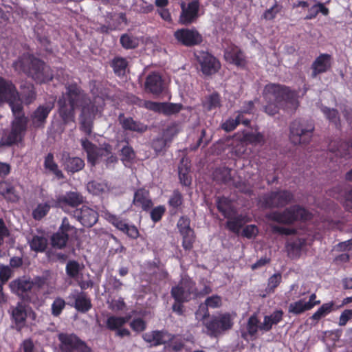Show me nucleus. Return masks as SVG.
<instances>
[{"mask_svg":"<svg viewBox=\"0 0 352 352\" xmlns=\"http://www.w3.org/2000/svg\"><path fill=\"white\" fill-rule=\"evenodd\" d=\"M12 67L18 74H23L37 84L52 81L54 73L45 62L28 52L23 53L13 62Z\"/></svg>","mask_w":352,"mask_h":352,"instance_id":"nucleus-1","label":"nucleus"},{"mask_svg":"<svg viewBox=\"0 0 352 352\" xmlns=\"http://www.w3.org/2000/svg\"><path fill=\"white\" fill-rule=\"evenodd\" d=\"M267 217L269 219L278 223L292 225L298 221H307L310 220L312 214L304 207L300 205H294L287 208L283 212H272Z\"/></svg>","mask_w":352,"mask_h":352,"instance_id":"nucleus-2","label":"nucleus"},{"mask_svg":"<svg viewBox=\"0 0 352 352\" xmlns=\"http://www.w3.org/2000/svg\"><path fill=\"white\" fill-rule=\"evenodd\" d=\"M315 129L311 120L298 118L289 126V140L294 144H305L309 142Z\"/></svg>","mask_w":352,"mask_h":352,"instance_id":"nucleus-3","label":"nucleus"},{"mask_svg":"<svg viewBox=\"0 0 352 352\" xmlns=\"http://www.w3.org/2000/svg\"><path fill=\"white\" fill-rule=\"evenodd\" d=\"M61 352H91L87 344L74 333H60L58 335Z\"/></svg>","mask_w":352,"mask_h":352,"instance_id":"nucleus-4","label":"nucleus"},{"mask_svg":"<svg viewBox=\"0 0 352 352\" xmlns=\"http://www.w3.org/2000/svg\"><path fill=\"white\" fill-rule=\"evenodd\" d=\"M264 91L274 96L278 102L283 101L289 104L294 110L298 106L297 93L288 87L278 84H268L265 87Z\"/></svg>","mask_w":352,"mask_h":352,"instance_id":"nucleus-5","label":"nucleus"},{"mask_svg":"<svg viewBox=\"0 0 352 352\" xmlns=\"http://www.w3.org/2000/svg\"><path fill=\"white\" fill-rule=\"evenodd\" d=\"M80 143L82 149L87 153L88 162L92 166H95L99 160H104L112 151V146L109 144H104L102 147H98L87 138H82Z\"/></svg>","mask_w":352,"mask_h":352,"instance_id":"nucleus-6","label":"nucleus"},{"mask_svg":"<svg viewBox=\"0 0 352 352\" xmlns=\"http://www.w3.org/2000/svg\"><path fill=\"white\" fill-rule=\"evenodd\" d=\"M209 335L217 336L230 329L233 326V322L229 313L221 314L218 316H212L210 320L204 323Z\"/></svg>","mask_w":352,"mask_h":352,"instance_id":"nucleus-7","label":"nucleus"},{"mask_svg":"<svg viewBox=\"0 0 352 352\" xmlns=\"http://www.w3.org/2000/svg\"><path fill=\"white\" fill-rule=\"evenodd\" d=\"M138 102H134L140 107H144L146 109L157 113H162L165 116H170L178 113L184 109L181 103L171 102H158L150 100H142L136 98Z\"/></svg>","mask_w":352,"mask_h":352,"instance_id":"nucleus-8","label":"nucleus"},{"mask_svg":"<svg viewBox=\"0 0 352 352\" xmlns=\"http://www.w3.org/2000/svg\"><path fill=\"white\" fill-rule=\"evenodd\" d=\"M76 234L77 228L70 224L68 218L64 217L58 231L51 237L52 245L57 249H63L67 243L69 236Z\"/></svg>","mask_w":352,"mask_h":352,"instance_id":"nucleus-9","label":"nucleus"},{"mask_svg":"<svg viewBox=\"0 0 352 352\" xmlns=\"http://www.w3.org/2000/svg\"><path fill=\"white\" fill-rule=\"evenodd\" d=\"M195 283L190 278H182L171 288L170 295L175 301L189 302L195 298Z\"/></svg>","mask_w":352,"mask_h":352,"instance_id":"nucleus-10","label":"nucleus"},{"mask_svg":"<svg viewBox=\"0 0 352 352\" xmlns=\"http://www.w3.org/2000/svg\"><path fill=\"white\" fill-rule=\"evenodd\" d=\"M195 58L200 66V71L205 76L216 74L221 68L219 60L208 52L199 51L195 54Z\"/></svg>","mask_w":352,"mask_h":352,"instance_id":"nucleus-11","label":"nucleus"},{"mask_svg":"<svg viewBox=\"0 0 352 352\" xmlns=\"http://www.w3.org/2000/svg\"><path fill=\"white\" fill-rule=\"evenodd\" d=\"M174 37L179 44L188 47L199 45L203 42L202 35L195 28L178 29L174 32Z\"/></svg>","mask_w":352,"mask_h":352,"instance_id":"nucleus-12","label":"nucleus"},{"mask_svg":"<svg viewBox=\"0 0 352 352\" xmlns=\"http://www.w3.org/2000/svg\"><path fill=\"white\" fill-rule=\"evenodd\" d=\"M28 122L22 121L19 118L17 120H13L10 131L3 138V144L10 146L22 142L28 129Z\"/></svg>","mask_w":352,"mask_h":352,"instance_id":"nucleus-13","label":"nucleus"},{"mask_svg":"<svg viewBox=\"0 0 352 352\" xmlns=\"http://www.w3.org/2000/svg\"><path fill=\"white\" fill-rule=\"evenodd\" d=\"M65 89V93L59 98H65V100H66V102L71 104V106H74L77 108L79 106L82 107L84 105L89 104V102H86V95L77 83L72 82L66 84Z\"/></svg>","mask_w":352,"mask_h":352,"instance_id":"nucleus-14","label":"nucleus"},{"mask_svg":"<svg viewBox=\"0 0 352 352\" xmlns=\"http://www.w3.org/2000/svg\"><path fill=\"white\" fill-rule=\"evenodd\" d=\"M83 202L84 197L81 193L77 191H68L56 197L54 206L67 212L68 208H78L77 207Z\"/></svg>","mask_w":352,"mask_h":352,"instance_id":"nucleus-15","label":"nucleus"},{"mask_svg":"<svg viewBox=\"0 0 352 352\" xmlns=\"http://www.w3.org/2000/svg\"><path fill=\"white\" fill-rule=\"evenodd\" d=\"M294 199L292 192L283 190L272 191L264 197V204L266 208H283L288 205Z\"/></svg>","mask_w":352,"mask_h":352,"instance_id":"nucleus-16","label":"nucleus"},{"mask_svg":"<svg viewBox=\"0 0 352 352\" xmlns=\"http://www.w3.org/2000/svg\"><path fill=\"white\" fill-rule=\"evenodd\" d=\"M96 111V106L90 102L89 104L84 105L81 109L79 118L80 130L87 136L91 135L92 133Z\"/></svg>","mask_w":352,"mask_h":352,"instance_id":"nucleus-17","label":"nucleus"},{"mask_svg":"<svg viewBox=\"0 0 352 352\" xmlns=\"http://www.w3.org/2000/svg\"><path fill=\"white\" fill-rule=\"evenodd\" d=\"M33 286L34 283L25 277L15 279L10 283L11 292L20 297L23 301L28 302H32L30 293Z\"/></svg>","mask_w":352,"mask_h":352,"instance_id":"nucleus-18","label":"nucleus"},{"mask_svg":"<svg viewBox=\"0 0 352 352\" xmlns=\"http://www.w3.org/2000/svg\"><path fill=\"white\" fill-rule=\"evenodd\" d=\"M105 218L109 223L126 234L129 238L136 239L139 237L140 233L137 227L134 225L128 224L121 217L108 212L105 214Z\"/></svg>","mask_w":352,"mask_h":352,"instance_id":"nucleus-19","label":"nucleus"},{"mask_svg":"<svg viewBox=\"0 0 352 352\" xmlns=\"http://www.w3.org/2000/svg\"><path fill=\"white\" fill-rule=\"evenodd\" d=\"M105 218L109 223L126 234L129 238L136 239L139 237L140 233L137 227L134 225L128 224L121 217L108 212L105 214Z\"/></svg>","mask_w":352,"mask_h":352,"instance_id":"nucleus-20","label":"nucleus"},{"mask_svg":"<svg viewBox=\"0 0 352 352\" xmlns=\"http://www.w3.org/2000/svg\"><path fill=\"white\" fill-rule=\"evenodd\" d=\"M72 216L84 227L87 228L94 226L97 223L99 217L96 210L87 206H82L80 208L74 210Z\"/></svg>","mask_w":352,"mask_h":352,"instance_id":"nucleus-21","label":"nucleus"},{"mask_svg":"<svg viewBox=\"0 0 352 352\" xmlns=\"http://www.w3.org/2000/svg\"><path fill=\"white\" fill-rule=\"evenodd\" d=\"M54 107V101L40 104L30 115L32 126L36 129L44 128L47 118Z\"/></svg>","mask_w":352,"mask_h":352,"instance_id":"nucleus-22","label":"nucleus"},{"mask_svg":"<svg viewBox=\"0 0 352 352\" xmlns=\"http://www.w3.org/2000/svg\"><path fill=\"white\" fill-rule=\"evenodd\" d=\"M142 338L151 346H157L173 341L175 335L170 333L167 330L162 329L146 333Z\"/></svg>","mask_w":352,"mask_h":352,"instance_id":"nucleus-23","label":"nucleus"},{"mask_svg":"<svg viewBox=\"0 0 352 352\" xmlns=\"http://www.w3.org/2000/svg\"><path fill=\"white\" fill-rule=\"evenodd\" d=\"M182 12L179 16V22L183 25H189L194 22L198 17L199 3L198 1L189 2L187 6L184 3L181 6Z\"/></svg>","mask_w":352,"mask_h":352,"instance_id":"nucleus-24","label":"nucleus"},{"mask_svg":"<svg viewBox=\"0 0 352 352\" xmlns=\"http://www.w3.org/2000/svg\"><path fill=\"white\" fill-rule=\"evenodd\" d=\"M61 162L68 174L73 175L82 170L85 167L84 160L79 157H72L67 152L62 153Z\"/></svg>","mask_w":352,"mask_h":352,"instance_id":"nucleus-25","label":"nucleus"},{"mask_svg":"<svg viewBox=\"0 0 352 352\" xmlns=\"http://www.w3.org/2000/svg\"><path fill=\"white\" fill-rule=\"evenodd\" d=\"M329 151L337 157L352 158V141L342 140L331 141L329 145Z\"/></svg>","mask_w":352,"mask_h":352,"instance_id":"nucleus-26","label":"nucleus"},{"mask_svg":"<svg viewBox=\"0 0 352 352\" xmlns=\"http://www.w3.org/2000/svg\"><path fill=\"white\" fill-rule=\"evenodd\" d=\"M230 217H225L228 219L226 228L234 234H239L243 226L250 221L248 215L238 214L236 210L230 213Z\"/></svg>","mask_w":352,"mask_h":352,"instance_id":"nucleus-27","label":"nucleus"},{"mask_svg":"<svg viewBox=\"0 0 352 352\" xmlns=\"http://www.w3.org/2000/svg\"><path fill=\"white\" fill-rule=\"evenodd\" d=\"M224 58L227 62L237 67H244L246 64L244 53L235 45H231L225 50Z\"/></svg>","mask_w":352,"mask_h":352,"instance_id":"nucleus-28","label":"nucleus"},{"mask_svg":"<svg viewBox=\"0 0 352 352\" xmlns=\"http://www.w3.org/2000/svg\"><path fill=\"white\" fill-rule=\"evenodd\" d=\"M331 67V56L329 54H320L311 66V77L315 78L318 75L329 71Z\"/></svg>","mask_w":352,"mask_h":352,"instance_id":"nucleus-29","label":"nucleus"},{"mask_svg":"<svg viewBox=\"0 0 352 352\" xmlns=\"http://www.w3.org/2000/svg\"><path fill=\"white\" fill-rule=\"evenodd\" d=\"M145 90L153 95H160L164 90V81L161 75L157 72L149 74L144 83Z\"/></svg>","mask_w":352,"mask_h":352,"instance_id":"nucleus-30","label":"nucleus"},{"mask_svg":"<svg viewBox=\"0 0 352 352\" xmlns=\"http://www.w3.org/2000/svg\"><path fill=\"white\" fill-rule=\"evenodd\" d=\"M28 316V307L23 302H19L12 310V318L18 331L25 327L26 318Z\"/></svg>","mask_w":352,"mask_h":352,"instance_id":"nucleus-31","label":"nucleus"},{"mask_svg":"<svg viewBox=\"0 0 352 352\" xmlns=\"http://www.w3.org/2000/svg\"><path fill=\"white\" fill-rule=\"evenodd\" d=\"M118 121L124 131H130L142 133L147 130V126L138 120H135L132 117H125L124 113L118 116Z\"/></svg>","mask_w":352,"mask_h":352,"instance_id":"nucleus-32","label":"nucleus"},{"mask_svg":"<svg viewBox=\"0 0 352 352\" xmlns=\"http://www.w3.org/2000/svg\"><path fill=\"white\" fill-rule=\"evenodd\" d=\"M23 102L20 98L19 92L16 90L13 94V97L12 96L10 99H8L6 103L9 104L14 117V120H17L19 118L22 121L28 122V119L23 112Z\"/></svg>","mask_w":352,"mask_h":352,"instance_id":"nucleus-33","label":"nucleus"},{"mask_svg":"<svg viewBox=\"0 0 352 352\" xmlns=\"http://www.w3.org/2000/svg\"><path fill=\"white\" fill-rule=\"evenodd\" d=\"M133 203L135 206L141 208L144 211L149 210L153 205L149 191L143 188L135 190Z\"/></svg>","mask_w":352,"mask_h":352,"instance_id":"nucleus-34","label":"nucleus"},{"mask_svg":"<svg viewBox=\"0 0 352 352\" xmlns=\"http://www.w3.org/2000/svg\"><path fill=\"white\" fill-rule=\"evenodd\" d=\"M58 114L64 124L74 122L75 109L76 107L71 106L65 98H59L58 100Z\"/></svg>","mask_w":352,"mask_h":352,"instance_id":"nucleus-35","label":"nucleus"},{"mask_svg":"<svg viewBox=\"0 0 352 352\" xmlns=\"http://www.w3.org/2000/svg\"><path fill=\"white\" fill-rule=\"evenodd\" d=\"M72 298L74 299V307L80 313H87L92 308L91 298L85 292H80L74 294Z\"/></svg>","mask_w":352,"mask_h":352,"instance_id":"nucleus-36","label":"nucleus"},{"mask_svg":"<svg viewBox=\"0 0 352 352\" xmlns=\"http://www.w3.org/2000/svg\"><path fill=\"white\" fill-rule=\"evenodd\" d=\"M17 90L15 85L12 80L0 76V104L6 103L13 94Z\"/></svg>","mask_w":352,"mask_h":352,"instance_id":"nucleus-37","label":"nucleus"},{"mask_svg":"<svg viewBox=\"0 0 352 352\" xmlns=\"http://www.w3.org/2000/svg\"><path fill=\"white\" fill-rule=\"evenodd\" d=\"M283 316V311L281 309L274 311L270 316H265L263 322L260 325V330L270 331L272 326L278 324Z\"/></svg>","mask_w":352,"mask_h":352,"instance_id":"nucleus-38","label":"nucleus"},{"mask_svg":"<svg viewBox=\"0 0 352 352\" xmlns=\"http://www.w3.org/2000/svg\"><path fill=\"white\" fill-rule=\"evenodd\" d=\"M20 98L25 104H30L36 99V94L32 83L25 82L20 86Z\"/></svg>","mask_w":352,"mask_h":352,"instance_id":"nucleus-39","label":"nucleus"},{"mask_svg":"<svg viewBox=\"0 0 352 352\" xmlns=\"http://www.w3.org/2000/svg\"><path fill=\"white\" fill-rule=\"evenodd\" d=\"M44 168L45 170L53 173L58 179L65 178V175L61 170L59 169L58 164L54 161V154L49 153L45 157Z\"/></svg>","mask_w":352,"mask_h":352,"instance_id":"nucleus-40","label":"nucleus"},{"mask_svg":"<svg viewBox=\"0 0 352 352\" xmlns=\"http://www.w3.org/2000/svg\"><path fill=\"white\" fill-rule=\"evenodd\" d=\"M202 106L204 110L210 111L221 106V96L219 93L214 91L205 97L202 101Z\"/></svg>","mask_w":352,"mask_h":352,"instance_id":"nucleus-41","label":"nucleus"},{"mask_svg":"<svg viewBox=\"0 0 352 352\" xmlns=\"http://www.w3.org/2000/svg\"><path fill=\"white\" fill-rule=\"evenodd\" d=\"M335 309V303L333 301H331L327 303H324L320 307L318 310L310 317V320L314 321V325L322 318L325 317Z\"/></svg>","mask_w":352,"mask_h":352,"instance_id":"nucleus-42","label":"nucleus"},{"mask_svg":"<svg viewBox=\"0 0 352 352\" xmlns=\"http://www.w3.org/2000/svg\"><path fill=\"white\" fill-rule=\"evenodd\" d=\"M129 63L125 58L116 56L110 64L114 74L118 76H124L126 74Z\"/></svg>","mask_w":352,"mask_h":352,"instance_id":"nucleus-43","label":"nucleus"},{"mask_svg":"<svg viewBox=\"0 0 352 352\" xmlns=\"http://www.w3.org/2000/svg\"><path fill=\"white\" fill-rule=\"evenodd\" d=\"M129 316H111L106 320V327L110 331H116L122 327L130 319Z\"/></svg>","mask_w":352,"mask_h":352,"instance_id":"nucleus-44","label":"nucleus"},{"mask_svg":"<svg viewBox=\"0 0 352 352\" xmlns=\"http://www.w3.org/2000/svg\"><path fill=\"white\" fill-rule=\"evenodd\" d=\"M217 208L224 217H230V213L235 210V208L231 206L228 199L224 197L217 198Z\"/></svg>","mask_w":352,"mask_h":352,"instance_id":"nucleus-45","label":"nucleus"},{"mask_svg":"<svg viewBox=\"0 0 352 352\" xmlns=\"http://www.w3.org/2000/svg\"><path fill=\"white\" fill-rule=\"evenodd\" d=\"M29 243L31 250L36 252H43L47 248V240L44 236L35 235Z\"/></svg>","mask_w":352,"mask_h":352,"instance_id":"nucleus-46","label":"nucleus"},{"mask_svg":"<svg viewBox=\"0 0 352 352\" xmlns=\"http://www.w3.org/2000/svg\"><path fill=\"white\" fill-rule=\"evenodd\" d=\"M322 112L325 116L326 118L331 123H333L336 128L340 127V119L338 111L333 108H329L323 107L321 109Z\"/></svg>","mask_w":352,"mask_h":352,"instance_id":"nucleus-47","label":"nucleus"},{"mask_svg":"<svg viewBox=\"0 0 352 352\" xmlns=\"http://www.w3.org/2000/svg\"><path fill=\"white\" fill-rule=\"evenodd\" d=\"M311 305L305 304L304 300L300 299L294 302L289 304L288 307L289 313L294 315H299L304 313L306 311L310 310Z\"/></svg>","mask_w":352,"mask_h":352,"instance_id":"nucleus-48","label":"nucleus"},{"mask_svg":"<svg viewBox=\"0 0 352 352\" xmlns=\"http://www.w3.org/2000/svg\"><path fill=\"white\" fill-rule=\"evenodd\" d=\"M243 140L250 144L255 145L265 142L264 135L260 132H246L243 134Z\"/></svg>","mask_w":352,"mask_h":352,"instance_id":"nucleus-49","label":"nucleus"},{"mask_svg":"<svg viewBox=\"0 0 352 352\" xmlns=\"http://www.w3.org/2000/svg\"><path fill=\"white\" fill-rule=\"evenodd\" d=\"M178 169L180 183L185 186H189L192 182V178L189 174L190 167H188L186 165H181Z\"/></svg>","mask_w":352,"mask_h":352,"instance_id":"nucleus-50","label":"nucleus"},{"mask_svg":"<svg viewBox=\"0 0 352 352\" xmlns=\"http://www.w3.org/2000/svg\"><path fill=\"white\" fill-rule=\"evenodd\" d=\"M122 46L126 50L135 49L138 46V40L132 35L124 34L120 39Z\"/></svg>","mask_w":352,"mask_h":352,"instance_id":"nucleus-51","label":"nucleus"},{"mask_svg":"<svg viewBox=\"0 0 352 352\" xmlns=\"http://www.w3.org/2000/svg\"><path fill=\"white\" fill-rule=\"evenodd\" d=\"M169 143L162 135L153 139L151 148L155 151L156 155L160 154L165 150L167 144Z\"/></svg>","mask_w":352,"mask_h":352,"instance_id":"nucleus-52","label":"nucleus"},{"mask_svg":"<svg viewBox=\"0 0 352 352\" xmlns=\"http://www.w3.org/2000/svg\"><path fill=\"white\" fill-rule=\"evenodd\" d=\"M50 210V206L47 203L39 204L32 211V217L35 220H41L47 215Z\"/></svg>","mask_w":352,"mask_h":352,"instance_id":"nucleus-53","label":"nucleus"},{"mask_svg":"<svg viewBox=\"0 0 352 352\" xmlns=\"http://www.w3.org/2000/svg\"><path fill=\"white\" fill-rule=\"evenodd\" d=\"M231 171L232 170L228 168H220L215 170L214 176L218 180L221 181L222 183L227 184L230 182L232 179Z\"/></svg>","mask_w":352,"mask_h":352,"instance_id":"nucleus-54","label":"nucleus"},{"mask_svg":"<svg viewBox=\"0 0 352 352\" xmlns=\"http://www.w3.org/2000/svg\"><path fill=\"white\" fill-rule=\"evenodd\" d=\"M182 236V247L185 250H190L193 248L195 241L194 230L180 234Z\"/></svg>","mask_w":352,"mask_h":352,"instance_id":"nucleus-55","label":"nucleus"},{"mask_svg":"<svg viewBox=\"0 0 352 352\" xmlns=\"http://www.w3.org/2000/svg\"><path fill=\"white\" fill-rule=\"evenodd\" d=\"M282 281V276L280 273H276L271 276L268 278L266 292L267 293L274 292L275 289L280 285Z\"/></svg>","mask_w":352,"mask_h":352,"instance_id":"nucleus-56","label":"nucleus"},{"mask_svg":"<svg viewBox=\"0 0 352 352\" xmlns=\"http://www.w3.org/2000/svg\"><path fill=\"white\" fill-rule=\"evenodd\" d=\"M65 305L66 302L64 299L60 297L56 298L52 304V315L55 317L59 316Z\"/></svg>","mask_w":352,"mask_h":352,"instance_id":"nucleus-57","label":"nucleus"},{"mask_svg":"<svg viewBox=\"0 0 352 352\" xmlns=\"http://www.w3.org/2000/svg\"><path fill=\"white\" fill-rule=\"evenodd\" d=\"M283 6L279 5L277 1L269 9H267L263 14V18L265 20L272 21L274 19L278 13L282 10Z\"/></svg>","mask_w":352,"mask_h":352,"instance_id":"nucleus-58","label":"nucleus"},{"mask_svg":"<svg viewBox=\"0 0 352 352\" xmlns=\"http://www.w3.org/2000/svg\"><path fill=\"white\" fill-rule=\"evenodd\" d=\"M259 320L255 315L251 316L247 323V330L251 336L256 334L258 329H260Z\"/></svg>","mask_w":352,"mask_h":352,"instance_id":"nucleus-59","label":"nucleus"},{"mask_svg":"<svg viewBox=\"0 0 352 352\" xmlns=\"http://www.w3.org/2000/svg\"><path fill=\"white\" fill-rule=\"evenodd\" d=\"M66 273L70 278H76L80 272V265L76 261H69L66 265Z\"/></svg>","mask_w":352,"mask_h":352,"instance_id":"nucleus-60","label":"nucleus"},{"mask_svg":"<svg viewBox=\"0 0 352 352\" xmlns=\"http://www.w3.org/2000/svg\"><path fill=\"white\" fill-rule=\"evenodd\" d=\"M126 143V145L124 146L120 151L121 160L123 162H131L134 159L135 154L132 146L129 145L128 142Z\"/></svg>","mask_w":352,"mask_h":352,"instance_id":"nucleus-61","label":"nucleus"},{"mask_svg":"<svg viewBox=\"0 0 352 352\" xmlns=\"http://www.w3.org/2000/svg\"><path fill=\"white\" fill-rule=\"evenodd\" d=\"M177 226L180 234L193 230V229L190 228V220L186 216H182L179 219Z\"/></svg>","mask_w":352,"mask_h":352,"instance_id":"nucleus-62","label":"nucleus"},{"mask_svg":"<svg viewBox=\"0 0 352 352\" xmlns=\"http://www.w3.org/2000/svg\"><path fill=\"white\" fill-rule=\"evenodd\" d=\"M179 130L177 129V124L173 123L168 126L162 132V136L168 140L170 143L172 142L175 136L177 135Z\"/></svg>","mask_w":352,"mask_h":352,"instance_id":"nucleus-63","label":"nucleus"},{"mask_svg":"<svg viewBox=\"0 0 352 352\" xmlns=\"http://www.w3.org/2000/svg\"><path fill=\"white\" fill-rule=\"evenodd\" d=\"M183 204V197L179 190H174L168 200V205L174 209H177Z\"/></svg>","mask_w":352,"mask_h":352,"instance_id":"nucleus-64","label":"nucleus"}]
</instances>
